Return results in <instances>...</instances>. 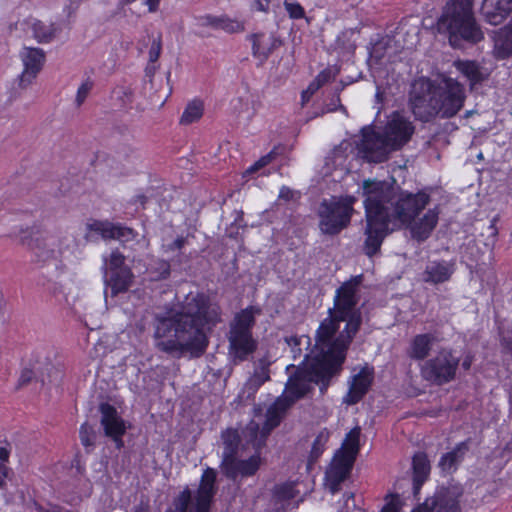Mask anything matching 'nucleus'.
Segmentation results:
<instances>
[{
    "label": "nucleus",
    "instance_id": "obj_12",
    "mask_svg": "<svg viewBox=\"0 0 512 512\" xmlns=\"http://www.w3.org/2000/svg\"><path fill=\"white\" fill-rule=\"evenodd\" d=\"M459 363L460 359L454 355L452 349L441 348L421 366L420 373L424 380L441 386L456 378Z\"/></svg>",
    "mask_w": 512,
    "mask_h": 512
},
{
    "label": "nucleus",
    "instance_id": "obj_30",
    "mask_svg": "<svg viewBox=\"0 0 512 512\" xmlns=\"http://www.w3.org/2000/svg\"><path fill=\"white\" fill-rule=\"evenodd\" d=\"M493 54L499 60L512 57V31L506 26L495 32Z\"/></svg>",
    "mask_w": 512,
    "mask_h": 512
},
{
    "label": "nucleus",
    "instance_id": "obj_63",
    "mask_svg": "<svg viewBox=\"0 0 512 512\" xmlns=\"http://www.w3.org/2000/svg\"><path fill=\"white\" fill-rule=\"evenodd\" d=\"M145 71H146L147 75L153 76L156 71V67L154 65H152V66L149 65L146 67Z\"/></svg>",
    "mask_w": 512,
    "mask_h": 512
},
{
    "label": "nucleus",
    "instance_id": "obj_28",
    "mask_svg": "<svg viewBox=\"0 0 512 512\" xmlns=\"http://www.w3.org/2000/svg\"><path fill=\"white\" fill-rule=\"evenodd\" d=\"M436 338L430 333L418 334L413 337L407 349V355L413 360H424L430 354Z\"/></svg>",
    "mask_w": 512,
    "mask_h": 512
},
{
    "label": "nucleus",
    "instance_id": "obj_37",
    "mask_svg": "<svg viewBox=\"0 0 512 512\" xmlns=\"http://www.w3.org/2000/svg\"><path fill=\"white\" fill-rule=\"evenodd\" d=\"M106 273L118 272L122 269H130L125 265V256L119 250H113L109 258H104Z\"/></svg>",
    "mask_w": 512,
    "mask_h": 512
},
{
    "label": "nucleus",
    "instance_id": "obj_6",
    "mask_svg": "<svg viewBox=\"0 0 512 512\" xmlns=\"http://www.w3.org/2000/svg\"><path fill=\"white\" fill-rule=\"evenodd\" d=\"M261 308L250 305L238 312L229 325L228 342L229 355L234 363L248 360L258 346L253 338L252 329L255 316L261 314Z\"/></svg>",
    "mask_w": 512,
    "mask_h": 512
},
{
    "label": "nucleus",
    "instance_id": "obj_33",
    "mask_svg": "<svg viewBox=\"0 0 512 512\" xmlns=\"http://www.w3.org/2000/svg\"><path fill=\"white\" fill-rule=\"evenodd\" d=\"M284 342L290 348V353L294 360L300 359L304 351L311 346V338L308 335H290L284 337Z\"/></svg>",
    "mask_w": 512,
    "mask_h": 512
},
{
    "label": "nucleus",
    "instance_id": "obj_19",
    "mask_svg": "<svg viewBox=\"0 0 512 512\" xmlns=\"http://www.w3.org/2000/svg\"><path fill=\"white\" fill-rule=\"evenodd\" d=\"M24 70L19 76V85L26 88L36 78L45 61V53L41 48L25 47L21 52Z\"/></svg>",
    "mask_w": 512,
    "mask_h": 512
},
{
    "label": "nucleus",
    "instance_id": "obj_48",
    "mask_svg": "<svg viewBox=\"0 0 512 512\" xmlns=\"http://www.w3.org/2000/svg\"><path fill=\"white\" fill-rule=\"evenodd\" d=\"M162 50V40L159 35L157 38L153 39L150 49H149V62L154 64L160 57Z\"/></svg>",
    "mask_w": 512,
    "mask_h": 512
},
{
    "label": "nucleus",
    "instance_id": "obj_34",
    "mask_svg": "<svg viewBox=\"0 0 512 512\" xmlns=\"http://www.w3.org/2000/svg\"><path fill=\"white\" fill-rule=\"evenodd\" d=\"M456 67L470 81L471 85L481 83L487 77L475 61H459L456 63Z\"/></svg>",
    "mask_w": 512,
    "mask_h": 512
},
{
    "label": "nucleus",
    "instance_id": "obj_18",
    "mask_svg": "<svg viewBox=\"0 0 512 512\" xmlns=\"http://www.w3.org/2000/svg\"><path fill=\"white\" fill-rule=\"evenodd\" d=\"M99 411L105 435L113 439L118 449L122 448L124 445L122 436L126 432L125 422L119 416L116 408L109 403H101Z\"/></svg>",
    "mask_w": 512,
    "mask_h": 512
},
{
    "label": "nucleus",
    "instance_id": "obj_15",
    "mask_svg": "<svg viewBox=\"0 0 512 512\" xmlns=\"http://www.w3.org/2000/svg\"><path fill=\"white\" fill-rule=\"evenodd\" d=\"M358 148L363 158L373 163L386 161L389 154L395 151L383 132L369 126L362 129V139Z\"/></svg>",
    "mask_w": 512,
    "mask_h": 512
},
{
    "label": "nucleus",
    "instance_id": "obj_8",
    "mask_svg": "<svg viewBox=\"0 0 512 512\" xmlns=\"http://www.w3.org/2000/svg\"><path fill=\"white\" fill-rule=\"evenodd\" d=\"M355 202L356 198L349 195L324 199L318 209L321 233L335 236L346 229L350 225Z\"/></svg>",
    "mask_w": 512,
    "mask_h": 512
},
{
    "label": "nucleus",
    "instance_id": "obj_31",
    "mask_svg": "<svg viewBox=\"0 0 512 512\" xmlns=\"http://www.w3.org/2000/svg\"><path fill=\"white\" fill-rule=\"evenodd\" d=\"M221 439L224 449L220 466H223L237 456L240 435L236 429H226L221 433Z\"/></svg>",
    "mask_w": 512,
    "mask_h": 512
},
{
    "label": "nucleus",
    "instance_id": "obj_55",
    "mask_svg": "<svg viewBox=\"0 0 512 512\" xmlns=\"http://www.w3.org/2000/svg\"><path fill=\"white\" fill-rule=\"evenodd\" d=\"M473 361H474V356L471 353L466 354L461 363L462 368L466 371L469 370L471 368Z\"/></svg>",
    "mask_w": 512,
    "mask_h": 512
},
{
    "label": "nucleus",
    "instance_id": "obj_3",
    "mask_svg": "<svg viewBox=\"0 0 512 512\" xmlns=\"http://www.w3.org/2000/svg\"><path fill=\"white\" fill-rule=\"evenodd\" d=\"M363 196L366 226L363 252L369 258L376 255L386 236L403 225L411 224L430 203V195L397 191L385 181L365 180Z\"/></svg>",
    "mask_w": 512,
    "mask_h": 512
},
{
    "label": "nucleus",
    "instance_id": "obj_1",
    "mask_svg": "<svg viewBox=\"0 0 512 512\" xmlns=\"http://www.w3.org/2000/svg\"><path fill=\"white\" fill-rule=\"evenodd\" d=\"M362 281V274L353 276L337 288L333 307L328 309V316L316 330L311 352L305 353L295 370L313 386L318 385L321 394L340 374L347 350L362 325V312L357 307Z\"/></svg>",
    "mask_w": 512,
    "mask_h": 512
},
{
    "label": "nucleus",
    "instance_id": "obj_45",
    "mask_svg": "<svg viewBox=\"0 0 512 512\" xmlns=\"http://www.w3.org/2000/svg\"><path fill=\"white\" fill-rule=\"evenodd\" d=\"M93 86H94V83L90 79L85 80L79 86V88L77 90L76 98H75V103H76L77 107H80L85 102V100L88 97V95L90 94Z\"/></svg>",
    "mask_w": 512,
    "mask_h": 512
},
{
    "label": "nucleus",
    "instance_id": "obj_35",
    "mask_svg": "<svg viewBox=\"0 0 512 512\" xmlns=\"http://www.w3.org/2000/svg\"><path fill=\"white\" fill-rule=\"evenodd\" d=\"M264 38L265 35L263 33H254L249 36V39L252 41L253 56L262 61L267 60L274 49V45L265 43Z\"/></svg>",
    "mask_w": 512,
    "mask_h": 512
},
{
    "label": "nucleus",
    "instance_id": "obj_59",
    "mask_svg": "<svg viewBox=\"0 0 512 512\" xmlns=\"http://www.w3.org/2000/svg\"><path fill=\"white\" fill-rule=\"evenodd\" d=\"M320 87H322L315 79L309 84L308 88L306 89V92L309 93V95H313Z\"/></svg>",
    "mask_w": 512,
    "mask_h": 512
},
{
    "label": "nucleus",
    "instance_id": "obj_21",
    "mask_svg": "<svg viewBox=\"0 0 512 512\" xmlns=\"http://www.w3.org/2000/svg\"><path fill=\"white\" fill-rule=\"evenodd\" d=\"M90 231L101 235L103 239H114L121 242H129L135 239L136 233L133 229L121 224H113L108 221L95 220L88 224Z\"/></svg>",
    "mask_w": 512,
    "mask_h": 512
},
{
    "label": "nucleus",
    "instance_id": "obj_9",
    "mask_svg": "<svg viewBox=\"0 0 512 512\" xmlns=\"http://www.w3.org/2000/svg\"><path fill=\"white\" fill-rule=\"evenodd\" d=\"M216 471L213 468H206L193 497L191 489L186 486L173 500V509L166 512H210L213 498L217 492Z\"/></svg>",
    "mask_w": 512,
    "mask_h": 512
},
{
    "label": "nucleus",
    "instance_id": "obj_25",
    "mask_svg": "<svg viewBox=\"0 0 512 512\" xmlns=\"http://www.w3.org/2000/svg\"><path fill=\"white\" fill-rule=\"evenodd\" d=\"M512 12V0H484L481 13L491 25L501 24Z\"/></svg>",
    "mask_w": 512,
    "mask_h": 512
},
{
    "label": "nucleus",
    "instance_id": "obj_64",
    "mask_svg": "<svg viewBox=\"0 0 512 512\" xmlns=\"http://www.w3.org/2000/svg\"><path fill=\"white\" fill-rule=\"evenodd\" d=\"M310 96H311V95H309V93H308V92H306V90H305V91H303V93H302L303 101L307 100Z\"/></svg>",
    "mask_w": 512,
    "mask_h": 512
},
{
    "label": "nucleus",
    "instance_id": "obj_57",
    "mask_svg": "<svg viewBox=\"0 0 512 512\" xmlns=\"http://www.w3.org/2000/svg\"><path fill=\"white\" fill-rule=\"evenodd\" d=\"M279 197L285 200H290L292 198V190L288 187L283 186L280 189Z\"/></svg>",
    "mask_w": 512,
    "mask_h": 512
},
{
    "label": "nucleus",
    "instance_id": "obj_10",
    "mask_svg": "<svg viewBox=\"0 0 512 512\" xmlns=\"http://www.w3.org/2000/svg\"><path fill=\"white\" fill-rule=\"evenodd\" d=\"M360 428L352 429L345 438L342 448L335 454L334 459L325 473V484L332 494L340 490V485L350 475L356 455L359 451Z\"/></svg>",
    "mask_w": 512,
    "mask_h": 512
},
{
    "label": "nucleus",
    "instance_id": "obj_53",
    "mask_svg": "<svg viewBox=\"0 0 512 512\" xmlns=\"http://www.w3.org/2000/svg\"><path fill=\"white\" fill-rule=\"evenodd\" d=\"M34 377L35 374L31 369H24L19 377L18 386H25L29 384Z\"/></svg>",
    "mask_w": 512,
    "mask_h": 512
},
{
    "label": "nucleus",
    "instance_id": "obj_32",
    "mask_svg": "<svg viewBox=\"0 0 512 512\" xmlns=\"http://www.w3.org/2000/svg\"><path fill=\"white\" fill-rule=\"evenodd\" d=\"M59 31L60 27L55 23L45 24L36 20L32 24L33 36L39 43L51 42Z\"/></svg>",
    "mask_w": 512,
    "mask_h": 512
},
{
    "label": "nucleus",
    "instance_id": "obj_54",
    "mask_svg": "<svg viewBox=\"0 0 512 512\" xmlns=\"http://www.w3.org/2000/svg\"><path fill=\"white\" fill-rule=\"evenodd\" d=\"M254 8L257 10V11H261V12H268L269 10V1L266 0L265 2L262 1V0H255L254 1Z\"/></svg>",
    "mask_w": 512,
    "mask_h": 512
},
{
    "label": "nucleus",
    "instance_id": "obj_13",
    "mask_svg": "<svg viewBox=\"0 0 512 512\" xmlns=\"http://www.w3.org/2000/svg\"><path fill=\"white\" fill-rule=\"evenodd\" d=\"M436 95L437 113L442 119L454 117L463 108L466 99L464 86L452 78H445L441 85H437Z\"/></svg>",
    "mask_w": 512,
    "mask_h": 512
},
{
    "label": "nucleus",
    "instance_id": "obj_60",
    "mask_svg": "<svg viewBox=\"0 0 512 512\" xmlns=\"http://www.w3.org/2000/svg\"><path fill=\"white\" fill-rule=\"evenodd\" d=\"M8 469L4 463L0 462V487L4 484L7 477Z\"/></svg>",
    "mask_w": 512,
    "mask_h": 512
},
{
    "label": "nucleus",
    "instance_id": "obj_7",
    "mask_svg": "<svg viewBox=\"0 0 512 512\" xmlns=\"http://www.w3.org/2000/svg\"><path fill=\"white\" fill-rule=\"evenodd\" d=\"M32 251L36 261L43 264L55 262L57 268H63L61 259L73 253L75 239L67 231L56 229L31 238L27 242L23 239Z\"/></svg>",
    "mask_w": 512,
    "mask_h": 512
},
{
    "label": "nucleus",
    "instance_id": "obj_24",
    "mask_svg": "<svg viewBox=\"0 0 512 512\" xmlns=\"http://www.w3.org/2000/svg\"><path fill=\"white\" fill-rule=\"evenodd\" d=\"M439 219L438 207L427 210V212L418 219L413 220L411 224H407L410 228L411 236L418 242L425 241L431 235L436 227Z\"/></svg>",
    "mask_w": 512,
    "mask_h": 512
},
{
    "label": "nucleus",
    "instance_id": "obj_4",
    "mask_svg": "<svg viewBox=\"0 0 512 512\" xmlns=\"http://www.w3.org/2000/svg\"><path fill=\"white\" fill-rule=\"evenodd\" d=\"M313 388L314 386L312 384L294 372L286 384L284 394L278 397L267 409L266 420L263 426L260 427L254 420L247 424L243 430L247 442L250 443L255 450H260L265 445L266 439L271 431L281 423L287 410L297 400L311 392Z\"/></svg>",
    "mask_w": 512,
    "mask_h": 512
},
{
    "label": "nucleus",
    "instance_id": "obj_44",
    "mask_svg": "<svg viewBox=\"0 0 512 512\" xmlns=\"http://www.w3.org/2000/svg\"><path fill=\"white\" fill-rule=\"evenodd\" d=\"M283 5L290 18L302 19L305 17V10L298 2L285 0Z\"/></svg>",
    "mask_w": 512,
    "mask_h": 512
},
{
    "label": "nucleus",
    "instance_id": "obj_58",
    "mask_svg": "<svg viewBox=\"0 0 512 512\" xmlns=\"http://www.w3.org/2000/svg\"><path fill=\"white\" fill-rule=\"evenodd\" d=\"M161 0H146L149 12L153 13L158 10L159 3Z\"/></svg>",
    "mask_w": 512,
    "mask_h": 512
},
{
    "label": "nucleus",
    "instance_id": "obj_29",
    "mask_svg": "<svg viewBox=\"0 0 512 512\" xmlns=\"http://www.w3.org/2000/svg\"><path fill=\"white\" fill-rule=\"evenodd\" d=\"M134 275L131 269H122L118 272L109 273L105 281L110 288L111 296L125 293L129 290L133 283Z\"/></svg>",
    "mask_w": 512,
    "mask_h": 512
},
{
    "label": "nucleus",
    "instance_id": "obj_51",
    "mask_svg": "<svg viewBox=\"0 0 512 512\" xmlns=\"http://www.w3.org/2000/svg\"><path fill=\"white\" fill-rule=\"evenodd\" d=\"M336 74L332 69H324L321 71L315 78V80L323 86L324 84L332 81L335 78Z\"/></svg>",
    "mask_w": 512,
    "mask_h": 512
},
{
    "label": "nucleus",
    "instance_id": "obj_2",
    "mask_svg": "<svg viewBox=\"0 0 512 512\" xmlns=\"http://www.w3.org/2000/svg\"><path fill=\"white\" fill-rule=\"evenodd\" d=\"M222 322V309L204 293H189L169 317H159L154 326V346L160 352L180 358L201 357L208 345V333Z\"/></svg>",
    "mask_w": 512,
    "mask_h": 512
},
{
    "label": "nucleus",
    "instance_id": "obj_5",
    "mask_svg": "<svg viewBox=\"0 0 512 512\" xmlns=\"http://www.w3.org/2000/svg\"><path fill=\"white\" fill-rule=\"evenodd\" d=\"M472 5V0H450L437 21L438 32L447 34L453 47L460 46L461 41L476 44L484 39Z\"/></svg>",
    "mask_w": 512,
    "mask_h": 512
},
{
    "label": "nucleus",
    "instance_id": "obj_40",
    "mask_svg": "<svg viewBox=\"0 0 512 512\" xmlns=\"http://www.w3.org/2000/svg\"><path fill=\"white\" fill-rule=\"evenodd\" d=\"M218 30H223L229 34L240 33L245 30V24L244 22L232 19L227 15H221Z\"/></svg>",
    "mask_w": 512,
    "mask_h": 512
},
{
    "label": "nucleus",
    "instance_id": "obj_49",
    "mask_svg": "<svg viewBox=\"0 0 512 512\" xmlns=\"http://www.w3.org/2000/svg\"><path fill=\"white\" fill-rule=\"evenodd\" d=\"M502 352L512 356V330H503L500 333Z\"/></svg>",
    "mask_w": 512,
    "mask_h": 512
},
{
    "label": "nucleus",
    "instance_id": "obj_56",
    "mask_svg": "<svg viewBox=\"0 0 512 512\" xmlns=\"http://www.w3.org/2000/svg\"><path fill=\"white\" fill-rule=\"evenodd\" d=\"M10 449L7 446H0V461L1 463L8 461Z\"/></svg>",
    "mask_w": 512,
    "mask_h": 512
},
{
    "label": "nucleus",
    "instance_id": "obj_14",
    "mask_svg": "<svg viewBox=\"0 0 512 512\" xmlns=\"http://www.w3.org/2000/svg\"><path fill=\"white\" fill-rule=\"evenodd\" d=\"M462 493L463 490L459 485L441 486L412 512H461L459 498Z\"/></svg>",
    "mask_w": 512,
    "mask_h": 512
},
{
    "label": "nucleus",
    "instance_id": "obj_23",
    "mask_svg": "<svg viewBox=\"0 0 512 512\" xmlns=\"http://www.w3.org/2000/svg\"><path fill=\"white\" fill-rule=\"evenodd\" d=\"M373 381V373L367 369H362L358 374L353 376L349 386V390L343 399L347 405H355L368 392Z\"/></svg>",
    "mask_w": 512,
    "mask_h": 512
},
{
    "label": "nucleus",
    "instance_id": "obj_52",
    "mask_svg": "<svg viewBox=\"0 0 512 512\" xmlns=\"http://www.w3.org/2000/svg\"><path fill=\"white\" fill-rule=\"evenodd\" d=\"M187 237L179 236L172 243L165 246L166 252L181 250L187 244Z\"/></svg>",
    "mask_w": 512,
    "mask_h": 512
},
{
    "label": "nucleus",
    "instance_id": "obj_11",
    "mask_svg": "<svg viewBox=\"0 0 512 512\" xmlns=\"http://www.w3.org/2000/svg\"><path fill=\"white\" fill-rule=\"evenodd\" d=\"M436 87L433 81L424 77L412 83L409 107L417 120L430 122L438 117Z\"/></svg>",
    "mask_w": 512,
    "mask_h": 512
},
{
    "label": "nucleus",
    "instance_id": "obj_16",
    "mask_svg": "<svg viewBox=\"0 0 512 512\" xmlns=\"http://www.w3.org/2000/svg\"><path fill=\"white\" fill-rule=\"evenodd\" d=\"M414 131L415 127L410 119L398 111L389 116L383 129L384 135L395 151L401 149L410 141Z\"/></svg>",
    "mask_w": 512,
    "mask_h": 512
},
{
    "label": "nucleus",
    "instance_id": "obj_39",
    "mask_svg": "<svg viewBox=\"0 0 512 512\" xmlns=\"http://www.w3.org/2000/svg\"><path fill=\"white\" fill-rule=\"evenodd\" d=\"M270 371L268 368V364L261 363L260 367L257 368L252 375V377L248 380L247 385L251 389H258L261 385H263L266 381L270 380Z\"/></svg>",
    "mask_w": 512,
    "mask_h": 512
},
{
    "label": "nucleus",
    "instance_id": "obj_43",
    "mask_svg": "<svg viewBox=\"0 0 512 512\" xmlns=\"http://www.w3.org/2000/svg\"><path fill=\"white\" fill-rule=\"evenodd\" d=\"M45 371L46 376L42 374L40 378L42 384H45L46 382L51 384H57L58 382L61 381L63 377V372L52 365H47Z\"/></svg>",
    "mask_w": 512,
    "mask_h": 512
},
{
    "label": "nucleus",
    "instance_id": "obj_62",
    "mask_svg": "<svg viewBox=\"0 0 512 512\" xmlns=\"http://www.w3.org/2000/svg\"><path fill=\"white\" fill-rule=\"evenodd\" d=\"M133 512H149L148 506L139 505L134 508Z\"/></svg>",
    "mask_w": 512,
    "mask_h": 512
},
{
    "label": "nucleus",
    "instance_id": "obj_36",
    "mask_svg": "<svg viewBox=\"0 0 512 512\" xmlns=\"http://www.w3.org/2000/svg\"><path fill=\"white\" fill-rule=\"evenodd\" d=\"M203 115V103L199 100L190 102L180 119L182 124L188 125L199 120Z\"/></svg>",
    "mask_w": 512,
    "mask_h": 512
},
{
    "label": "nucleus",
    "instance_id": "obj_50",
    "mask_svg": "<svg viewBox=\"0 0 512 512\" xmlns=\"http://www.w3.org/2000/svg\"><path fill=\"white\" fill-rule=\"evenodd\" d=\"M400 511V498L398 494L392 495L391 499L382 508L381 512H399Z\"/></svg>",
    "mask_w": 512,
    "mask_h": 512
},
{
    "label": "nucleus",
    "instance_id": "obj_61",
    "mask_svg": "<svg viewBox=\"0 0 512 512\" xmlns=\"http://www.w3.org/2000/svg\"><path fill=\"white\" fill-rule=\"evenodd\" d=\"M147 200H148L147 196H145L144 194H138L133 198V203L134 204L139 203L142 207H144Z\"/></svg>",
    "mask_w": 512,
    "mask_h": 512
},
{
    "label": "nucleus",
    "instance_id": "obj_22",
    "mask_svg": "<svg viewBox=\"0 0 512 512\" xmlns=\"http://www.w3.org/2000/svg\"><path fill=\"white\" fill-rule=\"evenodd\" d=\"M454 272L455 263L453 261H430L422 273V280L425 283L437 285L449 281Z\"/></svg>",
    "mask_w": 512,
    "mask_h": 512
},
{
    "label": "nucleus",
    "instance_id": "obj_20",
    "mask_svg": "<svg viewBox=\"0 0 512 512\" xmlns=\"http://www.w3.org/2000/svg\"><path fill=\"white\" fill-rule=\"evenodd\" d=\"M261 463L262 459L257 451L245 460H240L236 456L229 463L220 466V469L226 478L235 481L239 476L242 478L254 476L259 470Z\"/></svg>",
    "mask_w": 512,
    "mask_h": 512
},
{
    "label": "nucleus",
    "instance_id": "obj_17",
    "mask_svg": "<svg viewBox=\"0 0 512 512\" xmlns=\"http://www.w3.org/2000/svg\"><path fill=\"white\" fill-rule=\"evenodd\" d=\"M296 486V482L286 481L273 487L271 503L274 512H288L299 507L304 497L300 496Z\"/></svg>",
    "mask_w": 512,
    "mask_h": 512
},
{
    "label": "nucleus",
    "instance_id": "obj_41",
    "mask_svg": "<svg viewBox=\"0 0 512 512\" xmlns=\"http://www.w3.org/2000/svg\"><path fill=\"white\" fill-rule=\"evenodd\" d=\"M154 280H165L170 276L171 266L166 260H157L151 268Z\"/></svg>",
    "mask_w": 512,
    "mask_h": 512
},
{
    "label": "nucleus",
    "instance_id": "obj_38",
    "mask_svg": "<svg viewBox=\"0 0 512 512\" xmlns=\"http://www.w3.org/2000/svg\"><path fill=\"white\" fill-rule=\"evenodd\" d=\"M330 438V432L328 429H322L313 441L310 458L317 460L323 453L325 446Z\"/></svg>",
    "mask_w": 512,
    "mask_h": 512
},
{
    "label": "nucleus",
    "instance_id": "obj_27",
    "mask_svg": "<svg viewBox=\"0 0 512 512\" xmlns=\"http://www.w3.org/2000/svg\"><path fill=\"white\" fill-rule=\"evenodd\" d=\"M412 492L416 497L424 482L428 479L430 474V461L424 452H418L413 456L412 459Z\"/></svg>",
    "mask_w": 512,
    "mask_h": 512
},
{
    "label": "nucleus",
    "instance_id": "obj_26",
    "mask_svg": "<svg viewBox=\"0 0 512 512\" xmlns=\"http://www.w3.org/2000/svg\"><path fill=\"white\" fill-rule=\"evenodd\" d=\"M469 440L458 443L451 451L444 453L438 462L442 472L451 474L455 472L469 451Z\"/></svg>",
    "mask_w": 512,
    "mask_h": 512
},
{
    "label": "nucleus",
    "instance_id": "obj_47",
    "mask_svg": "<svg viewBox=\"0 0 512 512\" xmlns=\"http://www.w3.org/2000/svg\"><path fill=\"white\" fill-rule=\"evenodd\" d=\"M274 157H275L274 151H271L268 154L262 156L258 161H256L252 166H250L246 170V174H253L254 172L258 171L259 169L270 164L272 162V160L274 159Z\"/></svg>",
    "mask_w": 512,
    "mask_h": 512
},
{
    "label": "nucleus",
    "instance_id": "obj_46",
    "mask_svg": "<svg viewBox=\"0 0 512 512\" xmlns=\"http://www.w3.org/2000/svg\"><path fill=\"white\" fill-rule=\"evenodd\" d=\"M195 20H196L197 25L200 27H211L213 29L218 30L220 16L206 14V15L197 16L195 18Z\"/></svg>",
    "mask_w": 512,
    "mask_h": 512
},
{
    "label": "nucleus",
    "instance_id": "obj_42",
    "mask_svg": "<svg viewBox=\"0 0 512 512\" xmlns=\"http://www.w3.org/2000/svg\"><path fill=\"white\" fill-rule=\"evenodd\" d=\"M79 437L81 444L86 447L90 448L94 446V442L96 439V433L92 426H90L87 422L83 423L79 430Z\"/></svg>",
    "mask_w": 512,
    "mask_h": 512
}]
</instances>
